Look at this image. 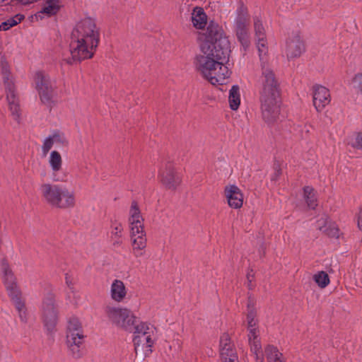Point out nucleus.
Returning a JSON list of instances; mask_svg holds the SVG:
<instances>
[{"label":"nucleus","instance_id":"b1692460","mask_svg":"<svg viewBox=\"0 0 362 362\" xmlns=\"http://www.w3.org/2000/svg\"><path fill=\"white\" fill-rule=\"evenodd\" d=\"M60 8L59 0H47L42 10L36 15L37 18H43V15L50 16L56 14Z\"/></svg>","mask_w":362,"mask_h":362},{"label":"nucleus","instance_id":"f704fd0d","mask_svg":"<svg viewBox=\"0 0 362 362\" xmlns=\"http://www.w3.org/2000/svg\"><path fill=\"white\" fill-rule=\"evenodd\" d=\"M138 339L139 341L144 342L147 347H151L153 341L150 334H144V335H138L135 339L134 341ZM136 342H135L136 344Z\"/></svg>","mask_w":362,"mask_h":362},{"label":"nucleus","instance_id":"9b49d317","mask_svg":"<svg viewBox=\"0 0 362 362\" xmlns=\"http://www.w3.org/2000/svg\"><path fill=\"white\" fill-rule=\"evenodd\" d=\"M3 79L6 92L11 115L18 123L21 122V107L20 100L16 98L15 86L12 77L7 72L3 73Z\"/></svg>","mask_w":362,"mask_h":362},{"label":"nucleus","instance_id":"bb28decb","mask_svg":"<svg viewBox=\"0 0 362 362\" xmlns=\"http://www.w3.org/2000/svg\"><path fill=\"white\" fill-rule=\"evenodd\" d=\"M304 197L309 208L315 209L317 200L314 189L309 186L304 187Z\"/></svg>","mask_w":362,"mask_h":362},{"label":"nucleus","instance_id":"0eeeda50","mask_svg":"<svg viewBox=\"0 0 362 362\" xmlns=\"http://www.w3.org/2000/svg\"><path fill=\"white\" fill-rule=\"evenodd\" d=\"M83 334L81 324L76 317H72L68 322L66 344L74 358H78L82 356L81 345Z\"/></svg>","mask_w":362,"mask_h":362},{"label":"nucleus","instance_id":"4c0bfd02","mask_svg":"<svg viewBox=\"0 0 362 362\" xmlns=\"http://www.w3.org/2000/svg\"><path fill=\"white\" fill-rule=\"evenodd\" d=\"M123 228L120 223H116L112 226V235H115L116 238L121 237L122 231Z\"/></svg>","mask_w":362,"mask_h":362},{"label":"nucleus","instance_id":"2f4dec72","mask_svg":"<svg viewBox=\"0 0 362 362\" xmlns=\"http://www.w3.org/2000/svg\"><path fill=\"white\" fill-rule=\"evenodd\" d=\"M349 143L352 147L362 150V132L354 134Z\"/></svg>","mask_w":362,"mask_h":362},{"label":"nucleus","instance_id":"20e7f679","mask_svg":"<svg viewBox=\"0 0 362 362\" xmlns=\"http://www.w3.org/2000/svg\"><path fill=\"white\" fill-rule=\"evenodd\" d=\"M129 222L132 240L133 254L136 257H142L146 247V233L144 229V219L136 202L132 203L129 210Z\"/></svg>","mask_w":362,"mask_h":362},{"label":"nucleus","instance_id":"9d476101","mask_svg":"<svg viewBox=\"0 0 362 362\" xmlns=\"http://www.w3.org/2000/svg\"><path fill=\"white\" fill-rule=\"evenodd\" d=\"M3 274V279L5 287L6 288L8 296L14 304L16 308L19 313V316L21 317V311L23 309V303L21 302V291L16 285V279L9 267L6 264H3L1 267Z\"/></svg>","mask_w":362,"mask_h":362},{"label":"nucleus","instance_id":"4be33fe9","mask_svg":"<svg viewBox=\"0 0 362 362\" xmlns=\"http://www.w3.org/2000/svg\"><path fill=\"white\" fill-rule=\"evenodd\" d=\"M192 22L197 29H203L207 22V16L201 7H195L192 13Z\"/></svg>","mask_w":362,"mask_h":362},{"label":"nucleus","instance_id":"f03ea898","mask_svg":"<svg viewBox=\"0 0 362 362\" xmlns=\"http://www.w3.org/2000/svg\"><path fill=\"white\" fill-rule=\"evenodd\" d=\"M253 28L262 66V88L259 91L262 115L267 123L272 124L277 120L279 115V90L272 70L264 64L268 51L267 40L265 28L259 16L253 18Z\"/></svg>","mask_w":362,"mask_h":362},{"label":"nucleus","instance_id":"412c9836","mask_svg":"<svg viewBox=\"0 0 362 362\" xmlns=\"http://www.w3.org/2000/svg\"><path fill=\"white\" fill-rule=\"evenodd\" d=\"M127 291L123 281L115 279L112 281L110 286L111 298L117 302L121 303L126 298Z\"/></svg>","mask_w":362,"mask_h":362},{"label":"nucleus","instance_id":"6e6552de","mask_svg":"<svg viewBox=\"0 0 362 362\" xmlns=\"http://www.w3.org/2000/svg\"><path fill=\"white\" fill-rule=\"evenodd\" d=\"M249 23L250 16L247 8L243 4H240L236 10L233 28L238 41L245 49L247 48L250 44L248 31Z\"/></svg>","mask_w":362,"mask_h":362},{"label":"nucleus","instance_id":"c756f323","mask_svg":"<svg viewBox=\"0 0 362 362\" xmlns=\"http://www.w3.org/2000/svg\"><path fill=\"white\" fill-rule=\"evenodd\" d=\"M59 140V136L58 135H53L52 136H49L44 141L43 145L42 146V152L44 156H46L49 151L53 146V144L55 142H57Z\"/></svg>","mask_w":362,"mask_h":362},{"label":"nucleus","instance_id":"72a5a7b5","mask_svg":"<svg viewBox=\"0 0 362 362\" xmlns=\"http://www.w3.org/2000/svg\"><path fill=\"white\" fill-rule=\"evenodd\" d=\"M322 233L327 234L330 237H334L337 238H338L339 236V230L334 223L329 224V226L327 227V230H324Z\"/></svg>","mask_w":362,"mask_h":362},{"label":"nucleus","instance_id":"f257e3e1","mask_svg":"<svg viewBox=\"0 0 362 362\" xmlns=\"http://www.w3.org/2000/svg\"><path fill=\"white\" fill-rule=\"evenodd\" d=\"M199 39L201 54L195 59L197 71L214 86L226 84L230 76L226 65L230 46L223 29L217 23H211Z\"/></svg>","mask_w":362,"mask_h":362},{"label":"nucleus","instance_id":"ddd939ff","mask_svg":"<svg viewBox=\"0 0 362 362\" xmlns=\"http://www.w3.org/2000/svg\"><path fill=\"white\" fill-rule=\"evenodd\" d=\"M48 163L52 170V180L54 182H67L68 173L62 168V158L57 151L50 153Z\"/></svg>","mask_w":362,"mask_h":362},{"label":"nucleus","instance_id":"423d86ee","mask_svg":"<svg viewBox=\"0 0 362 362\" xmlns=\"http://www.w3.org/2000/svg\"><path fill=\"white\" fill-rule=\"evenodd\" d=\"M108 320L115 326L132 331L136 322V316L127 308L108 305L105 308Z\"/></svg>","mask_w":362,"mask_h":362},{"label":"nucleus","instance_id":"aec40b11","mask_svg":"<svg viewBox=\"0 0 362 362\" xmlns=\"http://www.w3.org/2000/svg\"><path fill=\"white\" fill-rule=\"evenodd\" d=\"M225 195L228 205L233 209H240L243 204V195L240 189L235 185L227 186Z\"/></svg>","mask_w":362,"mask_h":362},{"label":"nucleus","instance_id":"5701e85b","mask_svg":"<svg viewBox=\"0 0 362 362\" xmlns=\"http://www.w3.org/2000/svg\"><path fill=\"white\" fill-rule=\"evenodd\" d=\"M33 81L36 91L55 81L46 72L42 71H36L33 74Z\"/></svg>","mask_w":362,"mask_h":362},{"label":"nucleus","instance_id":"39448f33","mask_svg":"<svg viewBox=\"0 0 362 362\" xmlns=\"http://www.w3.org/2000/svg\"><path fill=\"white\" fill-rule=\"evenodd\" d=\"M41 313L45 330L48 335H52L58 322V310L53 293H48L43 298Z\"/></svg>","mask_w":362,"mask_h":362},{"label":"nucleus","instance_id":"1a4fd4ad","mask_svg":"<svg viewBox=\"0 0 362 362\" xmlns=\"http://www.w3.org/2000/svg\"><path fill=\"white\" fill-rule=\"evenodd\" d=\"M255 304V300L252 298L249 297L247 304L246 322L247 329L249 331L248 339L251 346V350L257 356L258 352L260 351L261 345L258 340V319L257 317V311Z\"/></svg>","mask_w":362,"mask_h":362},{"label":"nucleus","instance_id":"f8f14e48","mask_svg":"<svg viewBox=\"0 0 362 362\" xmlns=\"http://www.w3.org/2000/svg\"><path fill=\"white\" fill-rule=\"evenodd\" d=\"M159 177L162 184L169 189H175L180 184V175L175 171L170 163L162 165L159 171Z\"/></svg>","mask_w":362,"mask_h":362},{"label":"nucleus","instance_id":"c9c22d12","mask_svg":"<svg viewBox=\"0 0 362 362\" xmlns=\"http://www.w3.org/2000/svg\"><path fill=\"white\" fill-rule=\"evenodd\" d=\"M329 224H331V223L328 221V218L324 216L317 220L316 227L320 231L323 232L327 230V227L329 226Z\"/></svg>","mask_w":362,"mask_h":362},{"label":"nucleus","instance_id":"e433bc0d","mask_svg":"<svg viewBox=\"0 0 362 362\" xmlns=\"http://www.w3.org/2000/svg\"><path fill=\"white\" fill-rule=\"evenodd\" d=\"M65 282H66V284L67 287L69 288V289L71 292H74V285L75 283L74 278L71 275H70L69 274H66Z\"/></svg>","mask_w":362,"mask_h":362},{"label":"nucleus","instance_id":"f3484780","mask_svg":"<svg viewBox=\"0 0 362 362\" xmlns=\"http://www.w3.org/2000/svg\"><path fill=\"white\" fill-rule=\"evenodd\" d=\"M56 89L57 86L54 81L37 90L41 103L49 109H52V107L55 105V98L57 96Z\"/></svg>","mask_w":362,"mask_h":362},{"label":"nucleus","instance_id":"473e14b6","mask_svg":"<svg viewBox=\"0 0 362 362\" xmlns=\"http://www.w3.org/2000/svg\"><path fill=\"white\" fill-rule=\"evenodd\" d=\"M354 88L362 93V74H357L351 80Z\"/></svg>","mask_w":362,"mask_h":362},{"label":"nucleus","instance_id":"393cba45","mask_svg":"<svg viewBox=\"0 0 362 362\" xmlns=\"http://www.w3.org/2000/svg\"><path fill=\"white\" fill-rule=\"evenodd\" d=\"M228 102L230 107L236 110L239 107L240 103V95L239 87L238 86H233L229 92Z\"/></svg>","mask_w":362,"mask_h":362},{"label":"nucleus","instance_id":"7ed1b4c3","mask_svg":"<svg viewBox=\"0 0 362 362\" xmlns=\"http://www.w3.org/2000/svg\"><path fill=\"white\" fill-rule=\"evenodd\" d=\"M99 42V31L90 18L81 20L72 32L70 52L74 61L91 58Z\"/></svg>","mask_w":362,"mask_h":362},{"label":"nucleus","instance_id":"ea45409f","mask_svg":"<svg viewBox=\"0 0 362 362\" xmlns=\"http://www.w3.org/2000/svg\"><path fill=\"white\" fill-rule=\"evenodd\" d=\"M252 277H253L252 274H250V273L247 274V279L250 281V283L251 282V278H252Z\"/></svg>","mask_w":362,"mask_h":362},{"label":"nucleus","instance_id":"4468645a","mask_svg":"<svg viewBox=\"0 0 362 362\" xmlns=\"http://www.w3.org/2000/svg\"><path fill=\"white\" fill-rule=\"evenodd\" d=\"M220 356L222 362H238V358L234 344L228 334H223L220 338Z\"/></svg>","mask_w":362,"mask_h":362},{"label":"nucleus","instance_id":"58836bf2","mask_svg":"<svg viewBox=\"0 0 362 362\" xmlns=\"http://www.w3.org/2000/svg\"><path fill=\"white\" fill-rule=\"evenodd\" d=\"M357 223L358 228L362 230V208L358 212V216H357Z\"/></svg>","mask_w":362,"mask_h":362},{"label":"nucleus","instance_id":"cd10ccee","mask_svg":"<svg viewBox=\"0 0 362 362\" xmlns=\"http://www.w3.org/2000/svg\"><path fill=\"white\" fill-rule=\"evenodd\" d=\"M23 20V16L18 14L14 17L10 18L0 24V31H6L16 25Z\"/></svg>","mask_w":362,"mask_h":362},{"label":"nucleus","instance_id":"a211bd4d","mask_svg":"<svg viewBox=\"0 0 362 362\" xmlns=\"http://www.w3.org/2000/svg\"><path fill=\"white\" fill-rule=\"evenodd\" d=\"M75 202L74 192L66 187L62 186L52 206L59 209L71 208L75 205Z\"/></svg>","mask_w":362,"mask_h":362},{"label":"nucleus","instance_id":"c85d7f7f","mask_svg":"<svg viewBox=\"0 0 362 362\" xmlns=\"http://www.w3.org/2000/svg\"><path fill=\"white\" fill-rule=\"evenodd\" d=\"M313 279L320 288H325L329 284L328 274L322 271L315 274Z\"/></svg>","mask_w":362,"mask_h":362},{"label":"nucleus","instance_id":"7c9ffc66","mask_svg":"<svg viewBox=\"0 0 362 362\" xmlns=\"http://www.w3.org/2000/svg\"><path fill=\"white\" fill-rule=\"evenodd\" d=\"M149 329V325L147 323L141 322L139 325H136L135 323L134 325V328L131 332H134L138 335H144L148 334Z\"/></svg>","mask_w":362,"mask_h":362},{"label":"nucleus","instance_id":"2eb2a0df","mask_svg":"<svg viewBox=\"0 0 362 362\" xmlns=\"http://www.w3.org/2000/svg\"><path fill=\"white\" fill-rule=\"evenodd\" d=\"M304 50V44L298 33H295L288 38L285 52L288 59L300 57Z\"/></svg>","mask_w":362,"mask_h":362},{"label":"nucleus","instance_id":"dca6fc26","mask_svg":"<svg viewBox=\"0 0 362 362\" xmlns=\"http://www.w3.org/2000/svg\"><path fill=\"white\" fill-rule=\"evenodd\" d=\"M330 102L329 90L320 85L313 86V105L317 112L322 111Z\"/></svg>","mask_w":362,"mask_h":362},{"label":"nucleus","instance_id":"6ab92c4d","mask_svg":"<svg viewBox=\"0 0 362 362\" xmlns=\"http://www.w3.org/2000/svg\"><path fill=\"white\" fill-rule=\"evenodd\" d=\"M62 186L57 184H42L40 190L45 202L52 206L54 201L57 200V195L60 193Z\"/></svg>","mask_w":362,"mask_h":362},{"label":"nucleus","instance_id":"a878e982","mask_svg":"<svg viewBox=\"0 0 362 362\" xmlns=\"http://www.w3.org/2000/svg\"><path fill=\"white\" fill-rule=\"evenodd\" d=\"M265 354L268 362H284L282 354L273 346H267Z\"/></svg>","mask_w":362,"mask_h":362}]
</instances>
